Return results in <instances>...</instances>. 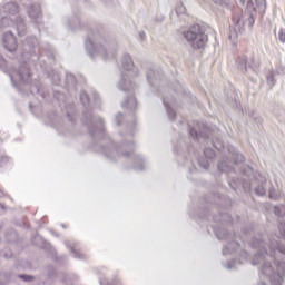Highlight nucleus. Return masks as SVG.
<instances>
[{"mask_svg":"<svg viewBox=\"0 0 285 285\" xmlns=\"http://www.w3.org/2000/svg\"><path fill=\"white\" fill-rule=\"evenodd\" d=\"M161 79V72L159 70L150 69L147 71V80L153 88L159 83Z\"/></svg>","mask_w":285,"mask_h":285,"instance_id":"nucleus-20","label":"nucleus"},{"mask_svg":"<svg viewBox=\"0 0 285 285\" xmlns=\"http://www.w3.org/2000/svg\"><path fill=\"white\" fill-rule=\"evenodd\" d=\"M3 46L8 52H14L17 50V38L12 32H6L2 38Z\"/></svg>","mask_w":285,"mask_h":285,"instance_id":"nucleus-13","label":"nucleus"},{"mask_svg":"<svg viewBox=\"0 0 285 285\" xmlns=\"http://www.w3.org/2000/svg\"><path fill=\"white\" fill-rule=\"evenodd\" d=\"M38 43V40L35 37H29L23 42V52H22V59H26L28 57V52L32 53V48Z\"/></svg>","mask_w":285,"mask_h":285,"instance_id":"nucleus-19","label":"nucleus"},{"mask_svg":"<svg viewBox=\"0 0 285 285\" xmlns=\"http://www.w3.org/2000/svg\"><path fill=\"white\" fill-rule=\"evenodd\" d=\"M85 46L88 55L91 56V59L99 57L104 61H108L109 59H115V57H117V46L106 40H99V36H88Z\"/></svg>","mask_w":285,"mask_h":285,"instance_id":"nucleus-5","label":"nucleus"},{"mask_svg":"<svg viewBox=\"0 0 285 285\" xmlns=\"http://www.w3.org/2000/svg\"><path fill=\"white\" fill-rule=\"evenodd\" d=\"M28 14L36 23H39V19H41V7L39 4L32 6L28 9Z\"/></svg>","mask_w":285,"mask_h":285,"instance_id":"nucleus-22","label":"nucleus"},{"mask_svg":"<svg viewBox=\"0 0 285 285\" xmlns=\"http://www.w3.org/2000/svg\"><path fill=\"white\" fill-rule=\"evenodd\" d=\"M215 235L218 239H228L227 245L223 247V255H233L237 248H239V242L233 239V236L228 234V229L226 228H217L214 227ZM232 239V240H230Z\"/></svg>","mask_w":285,"mask_h":285,"instance_id":"nucleus-10","label":"nucleus"},{"mask_svg":"<svg viewBox=\"0 0 285 285\" xmlns=\"http://www.w3.org/2000/svg\"><path fill=\"white\" fill-rule=\"evenodd\" d=\"M107 285H119V281H114L112 283H108Z\"/></svg>","mask_w":285,"mask_h":285,"instance_id":"nucleus-41","label":"nucleus"},{"mask_svg":"<svg viewBox=\"0 0 285 285\" xmlns=\"http://www.w3.org/2000/svg\"><path fill=\"white\" fill-rule=\"evenodd\" d=\"M275 77H276L275 71H271L267 75V85L269 86V88H273V86H275Z\"/></svg>","mask_w":285,"mask_h":285,"instance_id":"nucleus-28","label":"nucleus"},{"mask_svg":"<svg viewBox=\"0 0 285 285\" xmlns=\"http://www.w3.org/2000/svg\"><path fill=\"white\" fill-rule=\"evenodd\" d=\"M181 14H186V7H184V4H178L175 11L171 12V18L175 16L181 17Z\"/></svg>","mask_w":285,"mask_h":285,"instance_id":"nucleus-25","label":"nucleus"},{"mask_svg":"<svg viewBox=\"0 0 285 285\" xmlns=\"http://www.w3.org/2000/svg\"><path fill=\"white\" fill-rule=\"evenodd\" d=\"M101 285H104V282H100Z\"/></svg>","mask_w":285,"mask_h":285,"instance_id":"nucleus-47","label":"nucleus"},{"mask_svg":"<svg viewBox=\"0 0 285 285\" xmlns=\"http://www.w3.org/2000/svg\"><path fill=\"white\" fill-rule=\"evenodd\" d=\"M189 136L194 141H202V139H210V134H208V129L206 127H204L199 132H197V129L190 128Z\"/></svg>","mask_w":285,"mask_h":285,"instance_id":"nucleus-17","label":"nucleus"},{"mask_svg":"<svg viewBox=\"0 0 285 285\" xmlns=\"http://www.w3.org/2000/svg\"><path fill=\"white\" fill-rule=\"evenodd\" d=\"M227 153L228 157L233 159L235 164H242L246 160L244 155L239 154V151H237V149H235L233 146H227Z\"/></svg>","mask_w":285,"mask_h":285,"instance_id":"nucleus-18","label":"nucleus"},{"mask_svg":"<svg viewBox=\"0 0 285 285\" xmlns=\"http://www.w3.org/2000/svg\"><path fill=\"white\" fill-rule=\"evenodd\" d=\"M80 23L81 22L79 21L78 18H73L72 20H67V26L71 30H77V28H79Z\"/></svg>","mask_w":285,"mask_h":285,"instance_id":"nucleus-26","label":"nucleus"},{"mask_svg":"<svg viewBox=\"0 0 285 285\" xmlns=\"http://www.w3.org/2000/svg\"><path fill=\"white\" fill-rule=\"evenodd\" d=\"M204 155H205V158H198V164L200 168L208 170L210 166V161L208 159H215V150H213L212 148H205Z\"/></svg>","mask_w":285,"mask_h":285,"instance_id":"nucleus-15","label":"nucleus"},{"mask_svg":"<svg viewBox=\"0 0 285 285\" xmlns=\"http://www.w3.org/2000/svg\"><path fill=\"white\" fill-rule=\"evenodd\" d=\"M77 83V78L72 73H67V85L75 86Z\"/></svg>","mask_w":285,"mask_h":285,"instance_id":"nucleus-30","label":"nucleus"},{"mask_svg":"<svg viewBox=\"0 0 285 285\" xmlns=\"http://www.w3.org/2000/svg\"><path fill=\"white\" fill-rule=\"evenodd\" d=\"M269 197H273V194H269Z\"/></svg>","mask_w":285,"mask_h":285,"instance_id":"nucleus-46","label":"nucleus"},{"mask_svg":"<svg viewBox=\"0 0 285 285\" xmlns=\"http://www.w3.org/2000/svg\"><path fill=\"white\" fill-rule=\"evenodd\" d=\"M255 190L261 197H264V195H266V189L264 188V185L258 186Z\"/></svg>","mask_w":285,"mask_h":285,"instance_id":"nucleus-32","label":"nucleus"},{"mask_svg":"<svg viewBox=\"0 0 285 285\" xmlns=\"http://www.w3.org/2000/svg\"><path fill=\"white\" fill-rule=\"evenodd\" d=\"M163 104L167 110V115L171 121H175V98L174 97H164Z\"/></svg>","mask_w":285,"mask_h":285,"instance_id":"nucleus-16","label":"nucleus"},{"mask_svg":"<svg viewBox=\"0 0 285 285\" xmlns=\"http://www.w3.org/2000/svg\"><path fill=\"white\" fill-rule=\"evenodd\" d=\"M10 164V157L8 156H2L0 158V167L3 168V166H8Z\"/></svg>","mask_w":285,"mask_h":285,"instance_id":"nucleus-31","label":"nucleus"},{"mask_svg":"<svg viewBox=\"0 0 285 285\" xmlns=\"http://www.w3.org/2000/svg\"><path fill=\"white\" fill-rule=\"evenodd\" d=\"M215 3H217L218 6H228V2H226V0H216Z\"/></svg>","mask_w":285,"mask_h":285,"instance_id":"nucleus-39","label":"nucleus"},{"mask_svg":"<svg viewBox=\"0 0 285 285\" xmlns=\"http://www.w3.org/2000/svg\"><path fill=\"white\" fill-rule=\"evenodd\" d=\"M248 262V252L242 250L239 254V258H236L225 265L227 271H235L239 264H246Z\"/></svg>","mask_w":285,"mask_h":285,"instance_id":"nucleus-14","label":"nucleus"},{"mask_svg":"<svg viewBox=\"0 0 285 285\" xmlns=\"http://www.w3.org/2000/svg\"><path fill=\"white\" fill-rule=\"evenodd\" d=\"M121 78L118 82L119 90L128 92L127 99L122 102V108H128L129 110H135L137 108V98H135V88L137 85L132 82V77H137V68L132 63V58L130 55L125 53L118 62Z\"/></svg>","mask_w":285,"mask_h":285,"instance_id":"nucleus-4","label":"nucleus"},{"mask_svg":"<svg viewBox=\"0 0 285 285\" xmlns=\"http://www.w3.org/2000/svg\"><path fill=\"white\" fill-rule=\"evenodd\" d=\"M7 66H8V62H6V59H3V57H0V68L2 70H6Z\"/></svg>","mask_w":285,"mask_h":285,"instance_id":"nucleus-37","label":"nucleus"},{"mask_svg":"<svg viewBox=\"0 0 285 285\" xmlns=\"http://www.w3.org/2000/svg\"><path fill=\"white\" fill-rule=\"evenodd\" d=\"M6 194L0 189V197H4Z\"/></svg>","mask_w":285,"mask_h":285,"instance_id":"nucleus-42","label":"nucleus"},{"mask_svg":"<svg viewBox=\"0 0 285 285\" xmlns=\"http://www.w3.org/2000/svg\"><path fill=\"white\" fill-rule=\"evenodd\" d=\"M136 128H137V120L128 122L127 130H129V132L122 136L121 146L117 147V144L108 139L109 145L101 147L99 153H101V155L107 157V159H111V160L119 157V155H122L124 157H130V155H132L134 169L146 170V160H144V157L141 155L135 153V140H132V137H135Z\"/></svg>","mask_w":285,"mask_h":285,"instance_id":"nucleus-2","label":"nucleus"},{"mask_svg":"<svg viewBox=\"0 0 285 285\" xmlns=\"http://www.w3.org/2000/svg\"><path fill=\"white\" fill-rule=\"evenodd\" d=\"M80 101L85 108H99L101 106V98L97 91H91V95H88L86 91L80 94Z\"/></svg>","mask_w":285,"mask_h":285,"instance_id":"nucleus-11","label":"nucleus"},{"mask_svg":"<svg viewBox=\"0 0 285 285\" xmlns=\"http://www.w3.org/2000/svg\"><path fill=\"white\" fill-rule=\"evenodd\" d=\"M242 173H244L245 175H250V173H253V168L250 167H246V169H242Z\"/></svg>","mask_w":285,"mask_h":285,"instance_id":"nucleus-40","label":"nucleus"},{"mask_svg":"<svg viewBox=\"0 0 285 285\" xmlns=\"http://www.w3.org/2000/svg\"><path fill=\"white\" fill-rule=\"evenodd\" d=\"M20 279H23L24 282H30L32 279V276L28 275H19Z\"/></svg>","mask_w":285,"mask_h":285,"instance_id":"nucleus-38","label":"nucleus"},{"mask_svg":"<svg viewBox=\"0 0 285 285\" xmlns=\"http://www.w3.org/2000/svg\"><path fill=\"white\" fill-rule=\"evenodd\" d=\"M30 108H32V104H29Z\"/></svg>","mask_w":285,"mask_h":285,"instance_id":"nucleus-45","label":"nucleus"},{"mask_svg":"<svg viewBox=\"0 0 285 285\" xmlns=\"http://www.w3.org/2000/svg\"><path fill=\"white\" fill-rule=\"evenodd\" d=\"M229 186H230L232 188H234V189L236 188L235 186H233V183H229Z\"/></svg>","mask_w":285,"mask_h":285,"instance_id":"nucleus-44","label":"nucleus"},{"mask_svg":"<svg viewBox=\"0 0 285 285\" xmlns=\"http://www.w3.org/2000/svg\"><path fill=\"white\" fill-rule=\"evenodd\" d=\"M3 11L9 16L2 17L1 26L4 28L8 26H16L19 37L23 36V32H26V22H23L21 17H17L19 7L14 2H9L3 6Z\"/></svg>","mask_w":285,"mask_h":285,"instance_id":"nucleus-6","label":"nucleus"},{"mask_svg":"<svg viewBox=\"0 0 285 285\" xmlns=\"http://www.w3.org/2000/svg\"><path fill=\"white\" fill-rule=\"evenodd\" d=\"M3 213V205L0 204V214Z\"/></svg>","mask_w":285,"mask_h":285,"instance_id":"nucleus-43","label":"nucleus"},{"mask_svg":"<svg viewBox=\"0 0 285 285\" xmlns=\"http://www.w3.org/2000/svg\"><path fill=\"white\" fill-rule=\"evenodd\" d=\"M278 39H279L281 43H285V30H284V28L279 29Z\"/></svg>","mask_w":285,"mask_h":285,"instance_id":"nucleus-33","label":"nucleus"},{"mask_svg":"<svg viewBox=\"0 0 285 285\" xmlns=\"http://www.w3.org/2000/svg\"><path fill=\"white\" fill-rule=\"evenodd\" d=\"M185 39L193 46V48H204L208 36L204 32V28L199 24L191 26L186 32H184Z\"/></svg>","mask_w":285,"mask_h":285,"instance_id":"nucleus-7","label":"nucleus"},{"mask_svg":"<svg viewBox=\"0 0 285 285\" xmlns=\"http://www.w3.org/2000/svg\"><path fill=\"white\" fill-rule=\"evenodd\" d=\"M65 244H66L67 248L71 249V252L73 253V257L81 258V255H79V252L77 249H75V243L67 240Z\"/></svg>","mask_w":285,"mask_h":285,"instance_id":"nucleus-27","label":"nucleus"},{"mask_svg":"<svg viewBox=\"0 0 285 285\" xmlns=\"http://www.w3.org/2000/svg\"><path fill=\"white\" fill-rule=\"evenodd\" d=\"M230 214L228 213H220L216 216H214V222H219L222 224L230 223L232 222Z\"/></svg>","mask_w":285,"mask_h":285,"instance_id":"nucleus-23","label":"nucleus"},{"mask_svg":"<svg viewBox=\"0 0 285 285\" xmlns=\"http://www.w3.org/2000/svg\"><path fill=\"white\" fill-rule=\"evenodd\" d=\"M89 122H90V134L92 137H105L106 129L104 128V120L101 118L92 117V114H89Z\"/></svg>","mask_w":285,"mask_h":285,"instance_id":"nucleus-12","label":"nucleus"},{"mask_svg":"<svg viewBox=\"0 0 285 285\" xmlns=\"http://www.w3.org/2000/svg\"><path fill=\"white\" fill-rule=\"evenodd\" d=\"M274 214H275L277 217H283V215L285 214V207H284V205L275 206V208H274Z\"/></svg>","mask_w":285,"mask_h":285,"instance_id":"nucleus-29","label":"nucleus"},{"mask_svg":"<svg viewBox=\"0 0 285 285\" xmlns=\"http://www.w3.org/2000/svg\"><path fill=\"white\" fill-rule=\"evenodd\" d=\"M279 236L268 237L257 234L248 240L250 248L257 250L252 258L253 266L258 269L262 282L258 285H283L285 279V262L277 259L285 255V223L278 225Z\"/></svg>","mask_w":285,"mask_h":285,"instance_id":"nucleus-1","label":"nucleus"},{"mask_svg":"<svg viewBox=\"0 0 285 285\" xmlns=\"http://www.w3.org/2000/svg\"><path fill=\"white\" fill-rule=\"evenodd\" d=\"M212 144L216 150H224L226 148L222 138H213Z\"/></svg>","mask_w":285,"mask_h":285,"instance_id":"nucleus-24","label":"nucleus"},{"mask_svg":"<svg viewBox=\"0 0 285 285\" xmlns=\"http://www.w3.org/2000/svg\"><path fill=\"white\" fill-rule=\"evenodd\" d=\"M250 118L254 119V121H256V124H262V118L259 117V115L255 111H253L250 114Z\"/></svg>","mask_w":285,"mask_h":285,"instance_id":"nucleus-34","label":"nucleus"},{"mask_svg":"<svg viewBox=\"0 0 285 285\" xmlns=\"http://www.w3.org/2000/svg\"><path fill=\"white\" fill-rule=\"evenodd\" d=\"M124 119V114L119 112L116 116V124L117 126H121V120Z\"/></svg>","mask_w":285,"mask_h":285,"instance_id":"nucleus-35","label":"nucleus"},{"mask_svg":"<svg viewBox=\"0 0 285 285\" xmlns=\"http://www.w3.org/2000/svg\"><path fill=\"white\" fill-rule=\"evenodd\" d=\"M239 3L244 6V9H236L233 13L232 23L229 26V39L232 40L237 39L246 28L255 26L257 10L259 14L266 12V0H239Z\"/></svg>","mask_w":285,"mask_h":285,"instance_id":"nucleus-3","label":"nucleus"},{"mask_svg":"<svg viewBox=\"0 0 285 285\" xmlns=\"http://www.w3.org/2000/svg\"><path fill=\"white\" fill-rule=\"evenodd\" d=\"M9 77L13 88H17V90H20V86L30 83V68L28 67V63L20 66L18 70H10Z\"/></svg>","mask_w":285,"mask_h":285,"instance_id":"nucleus-9","label":"nucleus"},{"mask_svg":"<svg viewBox=\"0 0 285 285\" xmlns=\"http://www.w3.org/2000/svg\"><path fill=\"white\" fill-rule=\"evenodd\" d=\"M218 170L229 175L230 173H235V167L233 166V161L224 159L223 161L218 163Z\"/></svg>","mask_w":285,"mask_h":285,"instance_id":"nucleus-21","label":"nucleus"},{"mask_svg":"<svg viewBox=\"0 0 285 285\" xmlns=\"http://www.w3.org/2000/svg\"><path fill=\"white\" fill-rule=\"evenodd\" d=\"M0 228H1V225H0Z\"/></svg>","mask_w":285,"mask_h":285,"instance_id":"nucleus-48","label":"nucleus"},{"mask_svg":"<svg viewBox=\"0 0 285 285\" xmlns=\"http://www.w3.org/2000/svg\"><path fill=\"white\" fill-rule=\"evenodd\" d=\"M237 69L252 79V81H257V63L253 58L246 56H239L236 60Z\"/></svg>","mask_w":285,"mask_h":285,"instance_id":"nucleus-8","label":"nucleus"},{"mask_svg":"<svg viewBox=\"0 0 285 285\" xmlns=\"http://www.w3.org/2000/svg\"><path fill=\"white\" fill-rule=\"evenodd\" d=\"M137 39H138V41H146V32L139 31Z\"/></svg>","mask_w":285,"mask_h":285,"instance_id":"nucleus-36","label":"nucleus"}]
</instances>
